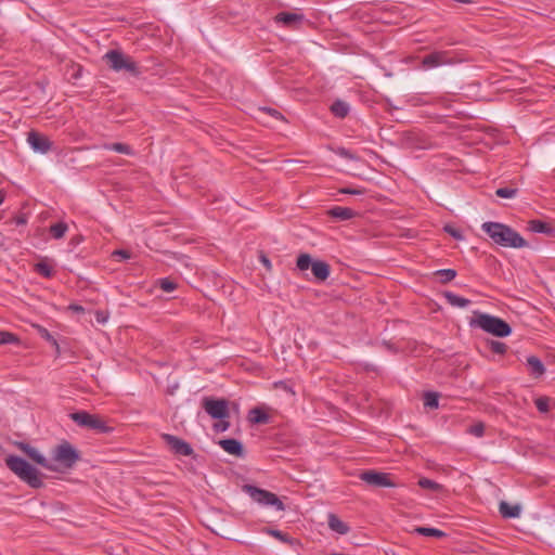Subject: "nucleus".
<instances>
[{
	"instance_id": "obj_16",
	"label": "nucleus",
	"mask_w": 555,
	"mask_h": 555,
	"mask_svg": "<svg viewBox=\"0 0 555 555\" xmlns=\"http://www.w3.org/2000/svg\"><path fill=\"white\" fill-rule=\"evenodd\" d=\"M229 401L223 398H210V418H229Z\"/></svg>"
},
{
	"instance_id": "obj_6",
	"label": "nucleus",
	"mask_w": 555,
	"mask_h": 555,
	"mask_svg": "<svg viewBox=\"0 0 555 555\" xmlns=\"http://www.w3.org/2000/svg\"><path fill=\"white\" fill-rule=\"evenodd\" d=\"M69 417L78 426L95 430L99 434H109L114 430V428L108 426L102 417L95 414H90L87 411L70 413Z\"/></svg>"
},
{
	"instance_id": "obj_1",
	"label": "nucleus",
	"mask_w": 555,
	"mask_h": 555,
	"mask_svg": "<svg viewBox=\"0 0 555 555\" xmlns=\"http://www.w3.org/2000/svg\"><path fill=\"white\" fill-rule=\"evenodd\" d=\"M481 229L490 238L502 247L522 248L527 246L526 240L511 227L500 222H485Z\"/></svg>"
},
{
	"instance_id": "obj_40",
	"label": "nucleus",
	"mask_w": 555,
	"mask_h": 555,
	"mask_svg": "<svg viewBox=\"0 0 555 555\" xmlns=\"http://www.w3.org/2000/svg\"><path fill=\"white\" fill-rule=\"evenodd\" d=\"M258 112L260 114H268L269 116H271L272 118H274L276 120H284L283 115L279 111H276L274 108H271V107H260L258 109Z\"/></svg>"
},
{
	"instance_id": "obj_45",
	"label": "nucleus",
	"mask_w": 555,
	"mask_h": 555,
	"mask_svg": "<svg viewBox=\"0 0 555 555\" xmlns=\"http://www.w3.org/2000/svg\"><path fill=\"white\" fill-rule=\"evenodd\" d=\"M340 193L349 195H362L364 193V189L344 188L340 190Z\"/></svg>"
},
{
	"instance_id": "obj_21",
	"label": "nucleus",
	"mask_w": 555,
	"mask_h": 555,
	"mask_svg": "<svg viewBox=\"0 0 555 555\" xmlns=\"http://www.w3.org/2000/svg\"><path fill=\"white\" fill-rule=\"evenodd\" d=\"M443 296L450 306L456 308H466L472 302L469 299L459 296L452 292H444Z\"/></svg>"
},
{
	"instance_id": "obj_37",
	"label": "nucleus",
	"mask_w": 555,
	"mask_h": 555,
	"mask_svg": "<svg viewBox=\"0 0 555 555\" xmlns=\"http://www.w3.org/2000/svg\"><path fill=\"white\" fill-rule=\"evenodd\" d=\"M534 404H535L537 409L541 413H546L550 410V400H548L547 397H539V398H537L534 400Z\"/></svg>"
},
{
	"instance_id": "obj_44",
	"label": "nucleus",
	"mask_w": 555,
	"mask_h": 555,
	"mask_svg": "<svg viewBox=\"0 0 555 555\" xmlns=\"http://www.w3.org/2000/svg\"><path fill=\"white\" fill-rule=\"evenodd\" d=\"M337 155L345 158V159H349V160H356L357 157L347 149L345 147H340L338 149L337 151Z\"/></svg>"
},
{
	"instance_id": "obj_22",
	"label": "nucleus",
	"mask_w": 555,
	"mask_h": 555,
	"mask_svg": "<svg viewBox=\"0 0 555 555\" xmlns=\"http://www.w3.org/2000/svg\"><path fill=\"white\" fill-rule=\"evenodd\" d=\"M411 532L417 533V534H421L424 537L436 538V539H442L448 535L444 531H442L440 529L427 528V527H415L411 530Z\"/></svg>"
},
{
	"instance_id": "obj_53",
	"label": "nucleus",
	"mask_w": 555,
	"mask_h": 555,
	"mask_svg": "<svg viewBox=\"0 0 555 555\" xmlns=\"http://www.w3.org/2000/svg\"><path fill=\"white\" fill-rule=\"evenodd\" d=\"M52 346L55 348V353H56L57 356H60V354H61V349H60V345H59V343L56 341V345H52Z\"/></svg>"
},
{
	"instance_id": "obj_15",
	"label": "nucleus",
	"mask_w": 555,
	"mask_h": 555,
	"mask_svg": "<svg viewBox=\"0 0 555 555\" xmlns=\"http://www.w3.org/2000/svg\"><path fill=\"white\" fill-rule=\"evenodd\" d=\"M274 21L285 27L297 28L305 21V15L299 12H280Z\"/></svg>"
},
{
	"instance_id": "obj_14",
	"label": "nucleus",
	"mask_w": 555,
	"mask_h": 555,
	"mask_svg": "<svg viewBox=\"0 0 555 555\" xmlns=\"http://www.w3.org/2000/svg\"><path fill=\"white\" fill-rule=\"evenodd\" d=\"M447 64H451V60L444 51H435L425 55L422 60V67L424 69H431Z\"/></svg>"
},
{
	"instance_id": "obj_12",
	"label": "nucleus",
	"mask_w": 555,
	"mask_h": 555,
	"mask_svg": "<svg viewBox=\"0 0 555 555\" xmlns=\"http://www.w3.org/2000/svg\"><path fill=\"white\" fill-rule=\"evenodd\" d=\"M27 142L38 153L46 154L52 147V142L43 134L31 130L27 133Z\"/></svg>"
},
{
	"instance_id": "obj_10",
	"label": "nucleus",
	"mask_w": 555,
	"mask_h": 555,
	"mask_svg": "<svg viewBox=\"0 0 555 555\" xmlns=\"http://www.w3.org/2000/svg\"><path fill=\"white\" fill-rule=\"evenodd\" d=\"M360 478L367 485L376 488H390L395 486V483L389 479V475L386 473L367 470L363 472L360 475Z\"/></svg>"
},
{
	"instance_id": "obj_9",
	"label": "nucleus",
	"mask_w": 555,
	"mask_h": 555,
	"mask_svg": "<svg viewBox=\"0 0 555 555\" xmlns=\"http://www.w3.org/2000/svg\"><path fill=\"white\" fill-rule=\"evenodd\" d=\"M16 447L25 453L31 461H34L36 464L40 465L41 467L50 470V472H59V468L56 465H54L50 460H48L46 456H43L36 448L31 447L27 442H16Z\"/></svg>"
},
{
	"instance_id": "obj_3",
	"label": "nucleus",
	"mask_w": 555,
	"mask_h": 555,
	"mask_svg": "<svg viewBox=\"0 0 555 555\" xmlns=\"http://www.w3.org/2000/svg\"><path fill=\"white\" fill-rule=\"evenodd\" d=\"M469 325L479 327L496 337H507L512 333V327L507 322L483 312H475V318L470 320Z\"/></svg>"
},
{
	"instance_id": "obj_46",
	"label": "nucleus",
	"mask_w": 555,
	"mask_h": 555,
	"mask_svg": "<svg viewBox=\"0 0 555 555\" xmlns=\"http://www.w3.org/2000/svg\"><path fill=\"white\" fill-rule=\"evenodd\" d=\"M108 319V314L105 311H95V320L98 323L104 324Z\"/></svg>"
},
{
	"instance_id": "obj_42",
	"label": "nucleus",
	"mask_w": 555,
	"mask_h": 555,
	"mask_svg": "<svg viewBox=\"0 0 555 555\" xmlns=\"http://www.w3.org/2000/svg\"><path fill=\"white\" fill-rule=\"evenodd\" d=\"M112 257L118 261L129 259L131 257L127 249H116L112 253Z\"/></svg>"
},
{
	"instance_id": "obj_38",
	"label": "nucleus",
	"mask_w": 555,
	"mask_h": 555,
	"mask_svg": "<svg viewBox=\"0 0 555 555\" xmlns=\"http://www.w3.org/2000/svg\"><path fill=\"white\" fill-rule=\"evenodd\" d=\"M328 526L333 531L337 532L338 534H346L350 530L348 522H328Z\"/></svg>"
},
{
	"instance_id": "obj_17",
	"label": "nucleus",
	"mask_w": 555,
	"mask_h": 555,
	"mask_svg": "<svg viewBox=\"0 0 555 555\" xmlns=\"http://www.w3.org/2000/svg\"><path fill=\"white\" fill-rule=\"evenodd\" d=\"M499 512L503 518H517L520 516L521 505L518 503L511 504L506 501H501L499 504Z\"/></svg>"
},
{
	"instance_id": "obj_18",
	"label": "nucleus",
	"mask_w": 555,
	"mask_h": 555,
	"mask_svg": "<svg viewBox=\"0 0 555 555\" xmlns=\"http://www.w3.org/2000/svg\"><path fill=\"white\" fill-rule=\"evenodd\" d=\"M526 365L530 375L535 378L541 377L545 373V366L542 361L535 356H529L526 358Z\"/></svg>"
},
{
	"instance_id": "obj_29",
	"label": "nucleus",
	"mask_w": 555,
	"mask_h": 555,
	"mask_svg": "<svg viewBox=\"0 0 555 555\" xmlns=\"http://www.w3.org/2000/svg\"><path fill=\"white\" fill-rule=\"evenodd\" d=\"M270 535L276 538L278 540H280L281 542L283 543H287L289 545H295L297 544V540L291 538L288 534L280 531V530H276V529H267L266 530Z\"/></svg>"
},
{
	"instance_id": "obj_11",
	"label": "nucleus",
	"mask_w": 555,
	"mask_h": 555,
	"mask_svg": "<svg viewBox=\"0 0 555 555\" xmlns=\"http://www.w3.org/2000/svg\"><path fill=\"white\" fill-rule=\"evenodd\" d=\"M162 438L167 447L177 455L188 456L193 453L191 444L177 436L164 434Z\"/></svg>"
},
{
	"instance_id": "obj_52",
	"label": "nucleus",
	"mask_w": 555,
	"mask_h": 555,
	"mask_svg": "<svg viewBox=\"0 0 555 555\" xmlns=\"http://www.w3.org/2000/svg\"><path fill=\"white\" fill-rule=\"evenodd\" d=\"M260 260H261L262 264H263L268 270H270V269H271V261L268 259V257H267V256L261 255V256H260Z\"/></svg>"
},
{
	"instance_id": "obj_26",
	"label": "nucleus",
	"mask_w": 555,
	"mask_h": 555,
	"mask_svg": "<svg viewBox=\"0 0 555 555\" xmlns=\"http://www.w3.org/2000/svg\"><path fill=\"white\" fill-rule=\"evenodd\" d=\"M529 230L534 233L551 234L553 232L552 227L541 220H531L529 222Z\"/></svg>"
},
{
	"instance_id": "obj_33",
	"label": "nucleus",
	"mask_w": 555,
	"mask_h": 555,
	"mask_svg": "<svg viewBox=\"0 0 555 555\" xmlns=\"http://www.w3.org/2000/svg\"><path fill=\"white\" fill-rule=\"evenodd\" d=\"M20 339L13 333L0 331V345L16 344Z\"/></svg>"
},
{
	"instance_id": "obj_50",
	"label": "nucleus",
	"mask_w": 555,
	"mask_h": 555,
	"mask_svg": "<svg viewBox=\"0 0 555 555\" xmlns=\"http://www.w3.org/2000/svg\"><path fill=\"white\" fill-rule=\"evenodd\" d=\"M82 242V236L81 235H75L70 238V242L69 244L73 245V246H77L78 244H80Z\"/></svg>"
},
{
	"instance_id": "obj_25",
	"label": "nucleus",
	"mask_w": 555,
	"mask_h": 555,
	"mask_svg": "<svg viewBox=\"0 0 555 555\" xmlns=\"http://www.w3.org/2000/svg\"><path fill=\"white\" fill-rule=\"evenodd\" d=\"M104 149L107 151H113L116 153L125 154V155H133L134 152L132 147L126 143L114 142L104 144Z\"/></svg>"
},
{
	"instance_id": "obj_20",
	"label": "nucleus",
	"mask_w": 555,
	"mask_h": 555,
	"mask_svg": "<svg viewBox=\"0 0 555 555\" xmlns=\"http://www.w3.org/2000/svg\"><path fill=\"white\" fill-rule=\"evenodd\" d=\"M269 420V414L263 408L256 406L248 412V421L251 424H267Z\"/></svg>"
},
{
	"instance_id": "obj_13",
	"label": "nucleus",
	"mask_w": 555,
	"mask_h": 555,
	"mask_svg": "<svg viewBox=\"0 0 555 555\" xmlns=\"http://www.w3.org/2000/svg\"><path fill=\"white\" fill-rule=\"evenodd\" d=\"M220 448L228 454L233 455L237 459H244L246 451L243 443L234 438L220 439L215 441Z\"/></svg>"
},
{
	"instance_id": "obj_28",
	"label": "nucleus",
	"mask_w": 555,
	"mask_h": 555,
	"mask_svg": "<svg viewBox=\"0 0 555 555\" xmlns=\"http://www.w3.org/2000/svg\"><path fill=\"white\" fill-rule=\"evenodd\" d=\"M34 270L42 275L43 278H47V279H50L53 276L54 274V271H53V268L51 267V264L44 259V260H41L40 262H37L34 267Z\"/></svg>"
},
{
	"instance_id": "obj_35",
	"label": "nucleus",
	"mask_w": 555,
	"mask_h": 555,
	"mask_svg": "<svg viewBox=\"0 0 555 555\" xmlns=\"http://www.w3.org/2000/svg\"><path fill=\"white\" fill-rule=\"evenodd\" d=\"M219 421L212 424V429L215 433H224L230 428L229 418H218Z\"/></svg>"
},
{
	"instance_id": "obj_55",
	"label": "nucleus",
	"mask_w": 555,
	"mask_h": 555,
	"mask_svg": "<svg viewBox=\"0 0 555 555\" xmlns=\"http://www.w3.org/2000/svg\"><path fill=\"white\" fill-rule=\"evenodd\" d=\"M4 201V194L0 191V205L3 203Z\"/></svg>"
},
{
	"instance_id": "obj_24",
	"label": "nucleus",
	"mask_w": 555,
	"mask_h": 555,
	"mask_svg": "<svg viewBox=\"0 0 555 555\" xmlns=\"http://www.w3.org/2000/svg\"><path fill=\"white\" fill-rule=\"evenodd\" d=\"M68 231V224L65 221H59L49 227V233L54 240H61Z\"/></svg>"
},
{
	"instance_id": "obj_7",
	"label": "nucleus",
	"mask_w": 555,
	"mask_h": 555,
	"mask_svg": "<svg viewBox=\"0 0 555 555\" xmlns=\"http://www.w3.org/2000/svg\"><path fill=\"white\" fill-rule=\"evenodd\" d=\"M296 264L300 271H306L311 268V271L318 281H325L331 273L328 263L323 260L313 261L308 254H300L297 258Z\"/></svg>"
},
{
	"instance_id": "obj_31",
	"label": "nucleus",
	"mask_w": 555,
	"mask_h": 555,
	"mask_svg": "<svg viewBox=\"0 0 555 555\" xmlns=\"http://www.w3.org/2000/svg\"><path fill=\"white\" fill-rule=\"evenodd\" d=\"M441 283L451 282L456 276V271L453 269H440L435 272Z\"/></svg>"
},
{
	"instance_id": "obj_19",
	"label": "nucleus",
	"mask_w": 555,
	"mask_h": 555,
	"mask_svg": "<svg viewBox=\"0 0 555 555\" xmlns=\"http://www.w3.org/2000/svg\"><path fill=\"white\" fill-rule=\"evenodd\" d=\"M328 216L337 220H350L356 216V211L348 207L335 206L327 211Z\"/></svg>"
},
{
	"instance_id": "obj_41",
	"label": "nucleus",
	"mask_w": 555,
	"mask_h": 555,
	"mask_svg": "<svg viewBox=\"0 0 555 555\" xmlns=\"http://www.w3.org/2000/svg\"><path fill=\"white\" fill-rule=\"evenodd\" d=\"M468 433L476 437H482L485 434V425L482 423L474 424L468 428Z\"/></svg>"
},
{
	"instance_id": "obj_27",
	"label": "nucleus",
	"mask_w": 555,
	"mask_h": 555,
	"mask_svg": "<svg viewBox=\"0 0 555 555\" xmlns=\"http://www.w3.org/2000/svg\"><path fill=\"white\" fill-rule=\"evenodd\" d=\"M418 486L431 493H440L443 490V487L440 483L428 478H421L418 480Z\"/></svg>"
},
{
	"instance_id": "obj_5",
	"label": "nucleus",
	"mask_w": 555,
	"mask_h": 555,
	"mask_svg": "<svg viewBox=\"0 0 555 555\" xmlns=\"http://www.w3.org/2000/svg\"><path fill=\"white\" fill-rule=\"evenodd\" d=\"M103 61L108 65L109 69L116 73L126 72L132 77L141 75L138 63L118 49L108 50L103 55Z\"/></svg>"
},
{
	"instance_id": "obj_8",
	"label": "nucleus",
	"mask_w": 555,
	"mask_h": 555,
	"mask_svg": "<svg viewBox=\"0 0 555 555\" xmlns=\"http://www.w3.org/2000/svg\"><path fill=\"white\" fill-rule=\"evenodd\" d=\"M243 490L257 503L273 506L278 511L284 509L283 502L272 492L251 485H245Z\"/></svg>"
},
{
	"instance_id": "obj_30",
	"label": "nucleus",
	"mask_w": 555,
	"mask_h": 555,
	"mask_svg": "<svg viewBox=\"0 0 555 555\" xmlns=\"http://www.w3.org/2000/svg\"><path fill=\"white\" fill-rule=\"evenodd\" d=\"M424 405L430 409H437L439 405V396L437 392L427 391L424 395Z\"/></svg>"
},
{
	"instance_id": "obj_48",
	"label": "nucleus",
	"mask_w": 555,
	"mask_h": 555,
	"mask_svg": "<svg viewBox=\"0 0 555 555\" xmlns=\"http://www.w3.org/2000/svg\"><path fill=\"white\" fill-rule=\"evenodd\" d=\"M73 68H74V72H73V74H72V78H73V79H76V80H77V79H79V78H81V75H82V66H80V65H74V66H73Z\"/></svg>"
},
{
	"instance_id": "obj_32",
	"label": "nucleus",
	"mask_w": 555,
	"mask_h": 555,
	"mask_svg": "<svg viewBox=\"0 0 555 555\" xmlns=\"http://www.w3.org/2000/svg\"><path fill=\"white\" fill-rule=\"evenodd\" d=\"M157 283L165 293H171L178 287V284L168 278L159 279Z\"/></svg>"
},
{
	"instance_id": "obj_36",
	"label": "nucleus",
	"mask_w": 555,
	"mask_h": 555,
	"mask_svg": "<svg viewBox=\"0 0 555 555\" xmlns=\"http://www.w3.org/2000/svg\"><path fill=\"white\" fill-rule=\"evenodd\" d=\"M496 196L502 198H513L517 194V189L513 188H500L495 191Z\"/></svg>"
},
{
	"instance_id": "obj_39",
	"label": "nucleus",
	"mask_w": 555,
	"mask_h": 555,
	"mask_svg": "<svg viewBox=\"0 0 555 555\" xmlns=\"http://www.w3.org/2000/svg\"><path fill=\"white\" fill-rule=\"evenodd\" d=\"M36 327H37L38 334L40 335V337L42 339L47 340L51 345H56V339L52 336V334L46 327H43L41 325H37Z\"/></svg>"
},
{
	"instance_id": "obj_54",
	"label": "nucleus",
	"mask_w": 555,
	"mask_h": 555,
	"mask_svg": "<svg viewBox=\"0 0 555 555\" xmlns=\"http://www.w3.org/2000/svg\"><path fill=\"white\" fill-rule=\"evenodd\" d=\"M327 520L334 521V520H338V518L334 514L330 513L327 516Z\"/></svg>"
},
{
	"instance_id": "obj_4",
	"label": "nucleus",
	"mask_w": 555,
	"mask_h": 555,
	"mask_svg": "<svg viewBox=\"0 0 555 555\" xmlns=\"http://www.w3.org/2000/svg\"><path fill=\"white\" fill-rule=\"evenodd\" d=\"M80 460V452L67 440H63L52 449L50 460L59 468L57 473L72 469Z\"/></svg>"
},
{
	"instance_id": "obj_23",
	"label": "nucleus",
	"mask_w": 555,
	"mask_h": 555,
	"mask_svg": "<svg viewBox=\"0 0 555 555\" xmlns=\"http://www.w3.org/2000/svg\"><path fill=\"white\" fill-rule=\"evenodd\" d=\"M350 111V106L343 100H336L331 105V112L338 118H345Z\"/></svg>"
},
{
	"instance_id": "obj_43",
	"label": "nucleus",
	"mask_w": 555,
	"mask_h": 555,
	"mask_svg": "<svg viewBox=\"0 0 555 555\" xmlns=\"http://www.w3.org/2000/svg\"><path fill=\"white\" fill-rule=\"evenodd\" d=\"M444 231H446L447 233H449V234H450L452 237H454L455 240L461 241V240H463V238H464V236H463L462 232H461L459 229H455V228H453V227H451V225H446V227H444Z\"/></svg>"
},
{
	"instance_id": "obj_34",
	"label": "nucleus",
	"mask_w": 555,
	"mask_h": 555,
	"mask_svg": "<svg viewBox=\"0 0 555 555\" xmlns=\"http://www.w3.org/2000/svg\"><path fill=\"white\" fill-rule=\"evenodd\" d=\"M490 350L496 354H504L507 350V346L499 340H491L489 343Z\"/></svg>"
},
{
	"instance_id": "obj_49",
	"label": "nucleus",
	"mask_w": 555,
	"mask_h": 555,
	"mask_svg": "<svg viewBox=\"0 0 555 555\" xmlns=\"http://www.w3.org/2000/svg\"><path fill=\"white\" fill-rule=\"evenodd\" d=\"M68 310L70 311H74L76 313H83L85 312V308L78 304H70L68 306Z\"/></svg>"
},
{
	"instance_id": "obj_2",
	"label": "nucleus",
	"mask_w": 555,
	"mask_h": 555,
	"mask_svg": "<svg viewBox=\"0 0 555 555\" xmlns=\"http://www.w3.org/2000/svg\"><path fill=\"white\" fill-rule=\"evenodd\" d=\"M4 462L7 467L29 487L34 489L43 487L42 474L25 459L11 454Z\"/></svg>"
},
{
	"instance_id": "obj_47",
	"label": "nucleus",
	"mask_w": 555,
	"mask_h": 555,
	"mask_svg": "<svg viewBox=\"0 0 555 555\" xmlns=\"http://www.w3.org/2000/svg\"><path fill=\"white\" fill-rule=\"evenodd\" d=\"M13 220L16 225H23L27 223V217L25 214H20L15 216Z\"/></svg>"
},
{
	"instance_id": "obj_51",
	"label": "nucleus",
	"mask_w": 555,
	"mask_h": 555,
	"mask_svg": "<svg viewBox=\"0 0 555 555\" xmlns=\"http://www.w3.org/2000/svg\"><path fill=\"white\" fill-rule=\"evenodd\" d=\"M201 406L202 409L208 413V406H209V403H208V397H203L202 400H201Z\"/></svg>"
},
{
	"instance_id": "obj_56",
	"label": "nucleus",
	"mask_w": 555,
	"mask_h": 555,
	"mask_svg": "<svg viewBox=\"0 0 555 555\" xmlns=\"http://www.w3.org/2000/svg\"><path fill=\"white\" fill-rule=\"evenodd\" d=\"M285 389H287L288 391H291L292 393H294V392L292 391V388H288L287 386H285Z\"/></svg>"
}]
</instances>
